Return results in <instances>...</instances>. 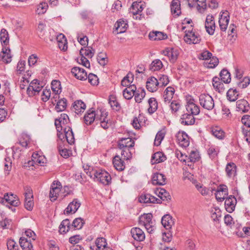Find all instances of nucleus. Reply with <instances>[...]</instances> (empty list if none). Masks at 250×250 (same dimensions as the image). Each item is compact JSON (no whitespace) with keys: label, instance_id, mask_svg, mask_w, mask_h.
<instances>
[{"label":"nucleus","instance_id":"obj_1","mask_svg":"<svg viewBox=\"0 0 250 250\" xmlns=\"http://www.w3.org/2000/svg\"><path fill=\"white\" fill-rule=\"evenodd\" d=\"M200 105L205 109L212 110L214 106V102L212 97L208 94H202L199 96Z\"/></svg>","mask_w":250,"mask_h":250},{"label":"nucleus","instance_id":"obj_2","mask_svg":"<svg viewBox=\"0 0 250 250\" xmlns=\"http://www.w3.org/2000/svg\"><path fill=\"white\" fill-rule=\"evenodd\" d=\"M95 174V181L99 182L104 185H108L110 183L111 176L104 170L99 169Z\"/></svg>","mask_w":250,"mask_h":250},{"label":"nucleus","instance_id":"obj_3","mask_svg":"<svg viewBox=\"0 0 250 250\" xmlns=\"http://www.w3.org/2000/svg\"><path fill=\"white\" fill-rule=\"evenodd\" d=\"M42 87L38 80L34 79L29 84L27 89V94L29 96L32 97L36 93L38 94L42 89Z\"/></svg>","mask_w":250,"mask_h":250},{"label":"nucleus","instance_id":"obj_4","mask_svg":"<svg viewBox=\"0 0 250 250\" xmlns=\"http://www.w3.org/2000/svg\"><path fill=\"white\" fill-rule=\"evenodd\" d=\"M61 188L62 185L58 181H54L52 184L49 193V197L51 201H54L56 200Z\"/></svg>","mask_w":250,"mask_h":250},{"label":"nucleus","instance_id":"obj_5","mask_svg":"<svg viewBox=\"0 0 250 250\" xmlns=\"http://www.w3.org/2000/svg\"><path fill=\"white\" fill-rule=\"evenodd\" d=\"M229 21V15L228 11L222 12L219 19V24L220 30L225 32L228 26Z\"/></svg>","mask_w":250,"mask_h":250},{"label":"nucleus","instance_id":"obj_6","mask_svg":"<svg viewBox=\"0 0 250 250\" xmlns=\"http://www.w3.org/2000/svg\"><path fill=\"white\" fill-rule=\"evenodd\" d=\"M215 27L213 16L211 15H207L205 21V28L207 32L210 35H213L214 33Z\"/></svg>","mask_w":250,"mask_h":250},{"label":"nucleus","instance_id":"obj_7","mask_svg":"<svg viewBox=\"0 0 250 250\" xmlns=\"http://www.w3.org/2000/svg\"><path fill=\"white\" fill-rule=\"evenodd\" d=\"M69 122L68 116L66 114H61L60 117L55 120V125L57 132H60V128H61V130H62L63 127H65V125L67 124Z\"/></svg>","mask_w":250,"mask_h":250},{"label":"nucleus","instance_id":"obj_8","mask_svg":"<svg viewBox=\"0 0 250 250\" xmlns=\"http://www.w3.org/2000/svg\"><path fill=\"white\" fill-rule=\"evenodd\" d=\"M4 201L14 207H18L20 204V200L18 197L12 193H5L4 195V197L1 199L0 202L4 203Z\"/></svg>","mask_w":250,"mask_h":250},{"label":"nucleus","instance_id":"obj_9","mask_svg":"<svg viewBox=\"0 0 250 250\" xmlns=\"http://www.w3.org/2000/svg\"><path fill=\"white\" fill-rule=\"evenodd\" d=\"M184 39L186 42L189 44H196L199 43L201 40L200 37L192 31H186Z\"/></svg>","mask_w":250,"mask_h":250},{"label":"nucleus","instance_id":"obj_10","mask_svg":"<svg viewBox=\"0 0 250 250\" xmlns=\"http://www.w3.org/2000/svg\"><path fill=\"white\" fill-rule=\"evenodd\" d=\"M134 144L135 142L129 137L122 138L120 139L117 142L119 149L131 148L134 146Z\"/></svg>","mask_w":250,"mask_h":250},{"label":"nucleus","instance_id":"obj_11","mask_svg":"<svg viewBox=\"0 0 250 250\" xmlns=\"http://www.w3.org/2000/svg\"><path fill=\"white\" fill-rule=\"evenodd\" d=\"M128 26L127 23L123 19H120L114 24L113 33L119 34L125 32Z\"/></svg>","mask_w":250,"mask_h":250},{"label":"nucleus","instance_id":"obj_12","mask_svg":"<svg viewBox=\"0 0 250 250\" xmlns=\"http://www.w3.org/2000/svg\"><path fill=\"white\" fill-rule=\"evenodd\" d=\"M24 207L28 210H31L34 206L33 193L30 189H27L25 193Z\"/></svg>","mask_w":250,"mask_h":250},{"label":"nucleus","instance_id":"obj_13","mask_svg":"<svg viewBox=\"0 0 250 250\" xmlns=\"http://www.w3.org/2000/svg\"><path fill=\"white\" fill-rule=\"evenodd\" d=\"M71 73L77 79L84 81L87 79V75L85 70L79 67H74L71 69Z\"/></svg>","mask_w":250,"mask_h":250},{"label":"nucleus","instance_id":"obj_14","mask_svg":"<svg viewBox=\"0 0 250 250\" xmlns=\"http://www.w3.org/2000/svg\"><path fill=\"white\" fill-rule=\"evenodd\" d=\"M216 191L215 198L218 202L224 201L225 199V196L228 194V188L224 185L219 186Z\"/></svg>","mask_w":250,"mask_h":250},{"label":"nucleus","instance_id":"obj_15","mask_svg":"<svg viewBox=\"0 0 250 250\" xmlns=\"http://www.w3.org/2000/svg\"><path fill=\"white\" fill-rule=\"evenodd\" d=\"M237 200L234 196L230 195L226 199L225 202V207L226 210L229 212H232L235 208Z\"/></svg>","mask_w":250,"mask_h":250},{"label":"nucleus","instance_id":"obj_16","mask_svg":"<svg viewBox=\"0 0 250 250\" xmlns=\"http://www.w3.org/2000/svg\"><path fill=\"white\" fill-rule=\"evenodd\" d=\"M159 84L158 80L154 77L151 76L146 81V87L149 91L154 92L157 91Z\"/></svg>","mask_w":250,"mask_h":250},{"label":"nucleus","instance_id":"obj_17","mask_svg":"<svg viewBox=\"0 0 250 250\" xmlns=\"http://www.w3.org/2000/svg\"><path fill=\"white\" fill-rule=\"evenodd\" d=\"M98 116H96L95 110L93 108L89 109L85 114L83 119L86 125H91L96 119L98 120Z\"/></svg>","mask_w":250,"mask_h":250},{"label":"nucleus","instance_id":"obj_18","mask_svg":"<svg viewBox=\"0 0 250 250\" xmlns=\"http://www.w3.org/2000/svg\"><path fill=\"white\" fill-rule=\"evenodd\" d=\"M81 206V203L77 199H74L70 202L67 207L64 210V213L68 214L70 213H74Z\"/></svg>","mask_w":250,"mask_h":250},{"label":"nucleus","instance_id":"obj_19","mask_svg":"<svg viewBox=\"0 0 250 250\" xmlns=\"http://www.w3.org/2000/svg\"><path fill=\"white\" fill-rule=\"evenodd\" d=\"M195 119L192 114L188 113L183 114L180 119L182 125H191L194 124Z\"/></svg>","mask_w":250,"mask_h":250},{"label":"nucleus","instance_id":"obj_20","mask_svg":"<svg viewBox=\"0 0 250 250\" xmlns=\"http://www.w3.org/2000/svg\"><path fill=\"white\" fill-rule=\"evenodd\" d=\"M132 237L138 241H143L145 239L144 231L139 228H133L130 231Z\"/></svg>","mask_w":250,"mask_h":250},{"label":"nucleus","instance_id":"obj_21","mask_svg":"<svg viewBox=\"0 0 250 250\" xmlns=\"http://www.w3.org/2000/svg\"><path fill=\"white\" fill-rule=\"evenodd\" d=\"M193 100H189L186 105V110L189 114L193 115H197L200 113V107L199 106L195 104Z\"/></svg>","mask_w":250,"mask_h":250},{"label":"nucleus","instance_id":"obj_22","mask_svg":"<svg viewBox=\"0 0 250 250\" xmlns=\"http://www.w3.org/2000/svg\"><path fill=\"white\" fill-rule=\"evenodd\" d=\"M236 108L238 111L246 113L250 110V106L247 101L241 99L236 102Z\"/></svg>","mask_w":250,"mask_h":250},{"label":"nucleus","instance_id":"obj_23","mask_svg":"<svg viewBox=\"0 0 250 250\" xmlns=\"http://www.w3.org/2000/svg\"><path fill=\"white\" fill-rule=\"evenodd\" d=\"M180 145L186 147L188 146L189 142L188 135L184 131H179L176 135Z\"/></svg>","mask_w":250,"mask_h":250},{"label":"nucleus","instance_id":"obj_24","mask_svg":"<svg viewBox=\"0 0 250 250\" xmlns=\"http://www.w3.org/2000/svg\"><path fill=\"white\" fill-rule=\"evenodd\" d=\"M163 53L169 58V60L172 63H174L178 58L179 53L177 50L173 48H167L164 50Z\"/></svg>","mask_w":250,"mask_h":250},{"label":"nucleus","instance_id":"obj_25","mask_svg":"<svg viewBox=\"0 0 250 250\" xmlns=\"http://www.w3.org/2000/svg\"><path fill=\"white\" fill-rule=\"evenodd\" d=\"M221 79L218 77H214L212 79V85L216 91L222 93L225 91L224 84Z\"/></svg>","mask_w":250,"mask_h":250},{"label":"nucleus","instance_id":"obj_26","mask_svg":"<svg viewBox=\"0 0 250 250\" xmlns=\"http://www.w3.org/2000/svg\"><path fill=\"white\" fill-rule=\"evenodd\" d=\"M161 223L166 229L169 230L174 224V222L170 215L165 214L162 218Z\"/></svg>","mask_w":250,"mask_h":250},{"label":"nucleus","instance_id":"obj_27","mask_svg":"<svg viewBox=\"0 0 250 250\" xmlns=\"http://www.w3.org/2000/svg\"><path fill=\"white\" fill-rule=\"evenodd\" d=\"M152 184L156 185H164L166 184V178L165 175L156 172L152 177Z\"/></svg>","mask_w":250,"mask_h":250},{"label":"nucleus","instance_id":"obj_28","mask_svg":"<svg viewBox=\"0 0 250 250\" xmlns=\"http://www.w3.org/2000/svg\"><path fill=\"white\" fill-rule=\"evenodd\" d=\"M113 164L115 168L118 171H123L125 168V163L118 155H115L113 158Z\"/></svg>","mask_w":250,"mask_h":250},{"label":"nucleus","instance_id":"obj_29","mask_svg":"<svg viewBox=\"0 0 250 250\" xmlns=\"http://www.w3.org/2000/svg\"><path fill=\"white\" fill-rule=\"evenodd\" d=\"M171 12L174 16H179L181 13V4L179 0H172L171 5Z\"/></svg>","mask_w":250,"mask_h":250},{"label":"nucleus","instance_id":"obj_30","mask_svg":"<svg viewBox=\"0 0 250 250\" xmlns=\"http://www.w3.org/2000/svg\"><path fill=\"white\" fill-rule=\"evenodd\" d=\"M65 139L69 144L72 145L75 142L73 132L70 126L65 127L63 129Z\"/></svg>","mask_w":250,"mask_h":250},{"label":"nucleus","instance_id":"obj_31","mask_svg":"<svg viewBox=\"0 0 250 250\" xmlns=\"http://www.w3.org/2000/svg\"><path fill=\"white\" fill-rule=\"evenodd\" d=\"M19 243L23 250H33V245L31 239L22 236L20 238Z\"/></svg>","mask_w":250,"mask_h":250},{"label":"nucleus","instance_id":"obj_32","mask_svg":"<svg viewBox=\"0 0 250 250\" xmlns=\"http://www.w3.org/2000/svg\"><path fill=\"white\" fill-rule=\"evenodd\" d=\"M72 229L71 224L68 219L63 220L59 227V232L61 234H64Z\"/></svg>","mask_w":250,"mask_h":250},{"label":"nucleus","instance_id":"obj_33","mask_svg":"<svg viewBox=\"0 0 250 250\" xmlns=\"http://www.w3.org/2000/svg\"><path fill=\"white\" fill-rule=\"evenodd\" d=\"M166 160V157L164 154L158 151L152 155L151 161L152 164H158L164 162Z\"/></svg>","mask_w":250,"mask_h":250},{"label":"nucleus","instance_id":"obj_34","mask_svg":"<svg viewBox=\"0 0 250 250\" xmlns=\"http://www.w3.org/2000/svg\"><path fill=\"white\" fill-rule=\"evenodd\" d=\"M167 34L159 31L150 32L149 34V39L153 41L165 40L167 39Z\"/></svg>","mask_w":250,"mask_h":250},{"label":"nucleus","instance_id":"obj_35","mask_svg":"<svg viewBox=\"0 0 250 250\" xmlns=\"http://www.w3.org/2000/svg\"><path fill=\"white\" fill-rule=\"evenodd\" d=\"M175 90L171 86L167 87L164 91V99L165 102L169 103L173 98Z\"/></svg>","mask_w":250,"mask_h":250},{"label":"nucleus","instance_id":"obj_36","mask_svg":"<svg viewBox=\"0 0 250 250\" xmlns=\"http://www.w3.org/2000/svg\"><path fill=\"white\" fill-rule=\"evenodd\" d=\"M58 42V46L61 50L65 51L67 49V40L62 34H60L57 38Z\"/></svg>","mask_w":250,"mask_h":250},{"label":"nucleus","instance_id":"obj_37","mask_svg":"<svg viewBox=\"0 0 250 250\" xmlns=\"http://www.w3.org/2000/svg\"><path fill=\"white\" fill-rule=\"evenodd\" d=\"M73 108H74L75 113L78 114L85 110L86 105L82 101L77 100L73 104Z\"/></svg>","mask_w":250,"mask_h":250},{"label":"nucleus","instance_id":"obj_38","mask_svg":"<svg viewBox=\"0 0 250 250\" xmlns=\"http://www.w3.org/2000/svg\"><path fill=\"white\" fill-rule=\"evenodd\" d=\"M226 172L229 177L235 176L236 172V166L233 163H228L226 167Z\"/></svg>","mask_w":250,"mask_h":250},{"label":"nucleus","instance_id":"obj_39","mask_svg":"<svg viewBox=\"0 0 250 250\" xmlns=\"http://www.w3.org/2000/svg\"><path fill=\"white\" fill-rule=\"evenodd\" d=\"M95 53V50L91 47H85L82 48L80 51L81 56H86L88 58H92Z\"/></svg>","mask_w":250,"mask_h":250},{"label":"nucleus","instance_id":"obj_40","mask_svg":"<svg viewBox=\"0 0 250 250\" xmlns=\"http://www.w3.org/2000/svg\"><path fill=\"white\" fill-rule=\"evenodd\" d=\"M212 134L216 138L222 140L225 137V132L219 127H213L211 129Z\"/></svg>","mask_w":250,"mask_h":250},{"label":"nucleus","instance_id":"obj_41","mask_svg":"<svg viewBox=\"0 0 250 250\" xmlns=\"http://www.w3.org/2000/svg\"><path fill=\"white\" fill-rule=\"evenodd\" d=\"M10 52V50L9 47H3L2 49L1 52L3 53V55L1 57V60L6 63L11 62V56L9 53Z\"/></svg>","mask_w":250,"mask_h":250},{"label":"nucleus","instance_id":"obj_42","mask_svg":"<svg viewBox=\"0 0 250 250\" xmlns=\"http://www.w3.org/2000/svg\"><path fill=\"white\" fill-rule=\"evenodd\" d=\"M220 77L224 83H229L231 81L230 74L229 71L224 68L220 73Z\"/></svg>","mask_w":250,"mask_h":250},{"label":"nucleus","instance_id":"obj_43","mask_svg":"<svg viewBox=\"0 0 250 250\" xmlns=\"http://www.w3.org/2000/svg\"><path fill=\"white\" fill-rule=\"evenodd\" d=\"M67 106V100L65 98H62L59 100L55 107L57 112H62L64 111Z\"/></svg>","mask_w":250,"mask_h":250},{"label":"nucleus","instance_id":"obj_44","mask_svg":"<svg viewBox=\"0 0 250 250\" xmlns=\"http://www.w3.org/2000/svg\"><path fill=\"white\" fill-rule=\"evenodd\" d=\"M239 96V92L236 89L230 88L227 93V97L228 100L230 102H234Z\"/></svg>","mask_w":250,"mask_h":250},{"label":"nucleus","instance_id":"obj_45","mask_svg":"<svg viewBox=\"0 0 250 250\" xmlns=\"http://www.w3.org/2000/svg\"><path fill=\"white\" fill-rule=\"evenodd\" d=\"M152 214L151 213L144 214L139 217V224L140 225L146 223L152 224Z\"/></svg>","mask_w":250,"mask_h":250},{"label":"nucleus","instance_id":"obj_46","mask_svg":"<svg viewBox=\"0 0 250 250\" xmlns=\"http://www.w3.org/2000/svg\"><path fill=\"white\" fill-rule=\"evenodd\" d=\"M51 88L56 96V97H54V98H57V97L59 98L58 95L61 92L60 82L58 80H53L51 83Z\"/></svg>","mask_w":250,"mask_h":250},{"label":"nucleus","instance_id":"obj_47","mask_svg":"<svg viewBox=\"0 0 250 250\" xmlns=\"http://www.w3.org/2000/svg\"><path fill=\"white\" fill-rule=\"evenodd\" d=\"M163 66L161 61L159 59H156L153 61L149 65V70L152 71H158Z\"/></svg>","mask_w":250,"mask_h":250},{"label":"nucleus","instance_id":"obj_48","mask_svg":"<svg viewBox=\"0 0 250 250\" xmlns=\"http://www.w3.org/2000/svg\"><path fill=\"white\" fill-rule=\"evenodd\" d=\"M109 104L111 108L115 111L120 110L121 107L119 103L116 100V98L113 96H110L109 98Z\"/></svg>","mask_w":250,"mask_h":250},{"label":"nucleus","instance_id":"obj_49","mask_svg":"<svg viewBox=\"0 0 250 250\" xmlns=\"http://www.w3.org/2000/svg\"><path fill=\"white\" fill-rule=\"evenodd\" d=\"M200 159L199 152L197 151H191L190 153L189 157L188 158L187 165L191 166L189 163H195L198 161Z\"/></svg>","mask_w":250,"mask_h":250},{"label":"nucleus","instance_id":"obj_50","mask_svg":"<svg viewBox=\"0 0 250 250\" xmlns=\"http://www.w3.org/2000/svg\"><path fill=\"white\" fill-rule=\"evenodd\" d=\"M0 39L1 44L3 45L6 46L9 43V35L7 30L2 28L0 31Z\"/></svg>","mask_w":250,"mask_h":250},{"label":"nucleus","instance_id":"obj_51","mask_svg":"<svg viewBox=\"0 0 250 250\" xmlns=\"http://www.w3.org/2000/svg\"><path fill=\"white\" fill-rule=\"evenodd\" d=\"M149 107L148 108V111L150 114L154 113L157 109L158 103L155 98H150L148 101Z\"/></svg>","mask_w":250,"mask_h":250},{"label":"nucleus","instance_id":"obj_52","mask_svg":"<svg viewBox=\"0 0 250 250\" xmlns=\"http://www.w3.org/2000/svg\"><path fill=\"white\" fill-rule=\"evenodd\" d=\"M134 80V75L129 72L121 81V85L123 86H128L132 83Z\"/></svg>","mask_w":250,"mask_h":250},{"label":"nucleus","instance_id":"obj_53","mask_svg":"<svg viewBox=\"0 0 250 250\" xmlns=\"http://www.w3.org/2000/svg\"><path fill=\"white\" fill-rule=\"evenodd\" d=\"M96 250H104L106 248L107 244L106 240L104 238H98L96 240Z\"/></svg>","mask_w":250,"mask_h":250},{"label":"nucleus","instance_id":"obj_54","mask_svg":"<svg viewBox=\"0 0 250 250\" xmlns=\"http://www.w3.org/2000/svg\"><path fill=\"white\" fill-rule=\"evenodd\" d=\"M30 140V137L28 134L25 133H22L19 139V143L22 146L26 147L29 143Z\"/></svg>","mask_w":250,"mask_h":250},{"label":"nucleus","instance_id":"obj_55","mask_svg":"<svg viewBox=\"0 0 250 250\" xmlns=\"http://www.w3.org/2000/svg\"><path fill=\"white\" fill-rule=\"evenodd\" d=\"M146 95L145 90L144 89L140 88H138L136 93L134 94L135 100L136 102L140 103L145 97Z\"/></svg>","mask_w":250,"mask_h":250},{"label":"nucleus","instance_id":"obj_56","mask_svg":"<svg viewBox=\"0 0 250 250\" xmlns=\"http://www.w3.org/2000/svg\"><path fill=\"white\" fill-rule=\"evenodd\" d=\"M84 224V221L81 217L75 218L71 224L72 229H81Z\"/></svg>","mask_w":250,"mask_h":250},{"label":"nucleus","instance_id":"obj_57","mask_svg":"<svg viewBox=\"0 0 250 250\" xmlns=\"http://www.w3.org/2000/svg\"><path fill=\"white\" fill-rule=\"evenodd\" d=\"M157 194L160 199L163 201H169L171 199L169 193L164 188H161Z\"/></svg>","mask_w":250,"mask_h":250},{"label":"nucleus","instance_id":"obj_58","mask_svg":"<svg viewBox=\"0 0 250 250\" xmlns=\"http://www.w3.org/2000/svg\"><path fill=\"white\" fill-rule=\"evenodd\" d=\"M165 136V132L163 131H159L155 137L154 144L156 146H159Z\"/></svg>","mask_w":250,"mask_h":250},{"label":"nucleus","instance_id":"obj_59","mask_svg":"<svg viewBox=\"0 0 250 250\" xmlns=\"http://www.w3.org/2000/svg\"><path fill=\"white\" fill-rule=\"evenodd\" d=\"M97 60L99 64L102 66H104L106 64L107 62V58L105 53L100 52L98 54L97 56Z\"/></svg>","mask_w":250,"mask_h":250},{"label":"nucleus","instance_id":"obj_60","mask_svg":"<svg viewBox=\"0 0 250 250\" xmlns=\"http://www.w3.org/2000/svg\"><path fill=\"white\" fill-rule=\"evenodd\" d=\"M8 250H20L18 245L12 239H9L7 242Z\"/></svg>","mask_w":250,"mask_h":250},{"label":"nucleus","instance_id":"obj_61","mask_svg":"<svg viewBox=\"0 0 250 250\" xmlns=\"http://www.w3.org/2000/svg\"><path fill=\"white\" fill-rule=\"evenodd\" d=\"M250 83V79L248 77H245L242 81L237 83V85L240 88H245L247 87Z\"/></svg>","mask_w":250,"mask_h":250},{"label":"nucleus","instance_id":"obj_62","mask_svg":"<svg viewBox=\"0 0 250 250\" xmlns=\"http://www.w3.org/2000/svg\"><path fill=\"white\" fill-rule=\"evenodd\" d=\"M47 7L48 5L46 3H41L38 5L36 11L38 14H44L46 12Z\"/></svg>","mask_w":250,"mask_h":250},{"label":"nucleus","instance_id":"obj_63","mask_svg":"<svg viewBox=\"0 0 250 250\" xmlns=\"http://www.w3.org/2000/svg\"><path fill=\"white\" fill-rule=\"evenodd\" d=\"M139 3L133 2L130 9V12L132 13L133 15L139 14V13L141 12V10H139Z\"/></svg>","mask_w":250,"mask_h":250},{"label":"nucleus","instance_id":"obj_64","mask_svg":"<svg viewBox=\"0 0 250 250\" xmlns=\"http://www.w3.org/2000/svg\"><path fill=\"white\" fill-rule=\"evenodd\" d=\"M212 53L208 50H205L200 53L198 56L199 60H207L211 59Z\"/></svg>","mask_w":250,"mask_h":250}]
</instances>
